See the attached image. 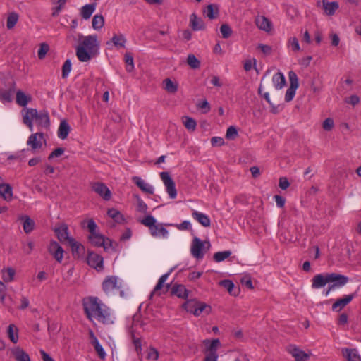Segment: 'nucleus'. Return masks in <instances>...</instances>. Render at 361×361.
Masks as SVG:
<instances>
[{
  "label": "nucleus",
  "mask_w": 361,
  "mask_h": 361,
  "mask_svg": "<svg viewBox=\"0 0 361 361\" xmlns=\"http://www.w3.org/2000/svg\"><path fill=\"white\" fill-rule=\"evenodd\" d=\"M83 307L89 320L93 322L95 319L105 325L114 323L110 309L102 303L97 297H90L84 300Z\"/></svg>",
  "instance_id": "obj_1"
},
{
  "label": "nucleus",
  "mask_w": 361,
  "mask_h": 361,
  "mask_svg": "<svg viewBox=\"0 0 361 361\" xmlns=\"http://www.w3.org/2000/svg\"><path fill=\"white\" fill-rule=\"evenodd\" d=\"M99 44L96 35H79V45L76 47V56L81 62H87L94 57Z\"/></svg>",
  "instance_id": "obj_2"
},
{
  "label": "nucleus",
  "mask_w": 361,
  "mask_h": 361,
  "mask_svg": "<svg viewBox=\"0 0 361 361\" xmlns=\"http://www.w3.org/2000/svg\"><path fill=\"white\" fill-rule=\"evenodd\" d=\"M183 307L188 312L192 313L195 316H199L203 311L206 310L209 314L210 312V306L204 302H199L196 300H188L183 305Z\"/></svg>",
  "instance_id": "obj_3"
},
{
  "label": "nucleus",
  "mask_w": 361,
  "mask_h": 361,
  "mask_svg": "<svg viewBox=\"0 0 361 361\" xmlns=\"http://www.w3.org/2000/svg\"><path fill=\"white\" fill-rule=\"evenodd\" d=\"M288 77L290 81V86L286 90L285 94V101L286 102H289L293 100L295 94L296 90L299 85L298 75L294 71H290L288 73Z\"/></svg>",
  "instance_id": "obj_4"
},
{
  "label": "nucleus",
  "mask_w": 361,
  "mask_h": 361,
  "mask_svg": "<svg viewBox=\"0 0 361 361\" xmlns=\"http://www.w3.org/2000/svg\"><path fill=\"white\" fill-rule=\"evenodd\" d=\"M160 178L166 187V192L170 198L175 199L177 196V190L175 182L170 176L169 173L166 171L160 173Z\"/></svg>",
  "instance_id": "obj_5"
},
{
  "label": "nucleus",
  "mask_w": 361,
  "mask_h": 361,
  "mask_svg": "<svg viewBox=\"0 0 361 361\" xmlns=\"http://www.w3.org/2000/svg\"><path fill=\"white\" fill-rule=\"evenodd\" d=\"M329 283H334V284L329 286L328 290L326 293V295H328L329 293L335 286H344L348 281V278L347 276L341 275V274H338L336 273H331V274H329Z\"/></svg>",
  "instance_id": "obj_6"
},
{
  "label": "nucleus",
  "mask_w": 361,
  "mask_h": 361,
  "mask_svg": "<svg viewBox=\"0 0 361 361\" xmlns=\"http://www.w3.org/2000/svg\"><path fill=\"white\" fill-rule=\"evenodd\" d=\"M92 189L104 200H109L111 199V192L104 183L101 182L94 183L92 185Z\"/></svg>",
  "instance_id": "obj_7"
},
{
  "label": "nucleus",
  "mask_w": 361,
  "mask_h": 361,
  "mask_svg": "<svg viewBox=\"0 0 361 361\" xmlns=\"http://www.w3.org/2000/svg\"><path fill=\"white\" fill-rule=\"evenodd\" d=\"M204 243L197 237L192 240L190 252L192 255L197 259H202L204 257Z\"/></svg>",
  "instance_id": "obj_8"
},
{
  "label": "nucleus",
  "mask_w": 361,
  "mask_h": 361,
  "mask_svg": "<svg viewBox=\"0 0 361 361\" xmlns=\"http://www.w3.org/2000/svg\"><path fill=\"white\" fill-rule=\"evenodd\" d=\"M118 288V278L115 276H107L102 283V289L106 294Z\"/></svg>",
  "instance_id": "obj_9"
},
{
  "label": "nucleus",
  "mask_w": 361,
  "mask_h": 361,
  "mask_svg": "<svg viewBox=\"0 0 361 361\" xmlns=\"http://www.w3.org/2000/svg\"><path fill=\"white\" fill-rule=\"evenodd\" d=\"M87 264L94 269L103 268V258L98 254L89 252L87 257Z\"/></svg>",
  "instance_id": "obj_10"
},
{
  "label": "nucleus",
  "mask_w": 361,
  "mask_h": 361,
  "mask_svg": "<svg viewBox=\"0 0 361 361\" xmlns=\"http://www.w3.org/2000/svg\"><path fill=\"white\" fill-rule=\"evenodd\" d=\"M89 240L92 245L96 247H103L104 250H107L106 242H109L110 244L112 243L110 239H105L103 235L97 233L90 234L89 235Z\"/></svg>",
  "instance_id": "obj_11"
},
{
  "label": "nucleus",
  "mask_w": 361,
  "mask_h": 361,
  "mask_svg": "<svg viewBox=\"0 0 361 361\" xmlns=\"http://www.w3.org/2000/svg\"><path fill=\"white\" fill-rule=\"evenodd\" d=\"M48 250L57 262H61L63 257V250L57 242L51 241Z\"/></svg>",
  "instance_id": "obj_12"
},
{
  "label": "nucleus",
  "mask_w": 361,
  "mask_h": 361,
  "mask_svg": "<svg viewBox=\"0 0 361 361\" xmlns=\"http://www.w3.org/2000/svg\"><path fill=\"white\" fill-rule=\"evenodd\" d=\"M44 137L42 133H37L32 134L27 142V145H30L33 151L42 147V140Z\"/></svg>",
  "instance_id": "obj_13"
},
{
  "label": "nucleus",
  "mask_w": 361,
  "mask_h": 361,
  "mask_svg": "<svg viewBox=\"0 0 361 361\" xmlns=\"http://www.w3.org/2000/svg\"><path fill=\"white\" fill-rule=\"evenodd\" d=\"M255 22L257 27L264 32H269L272 28L271 22L264 16H257Z\"/></svg>",
  "instance_id": "obj_14"
},
{
  "label": "nucleus",
  "mask_w": 361,
  "mask_h": 361,
  "mask_svg": "<svg viewBox=\"0 0 361 361\" xmlns=\"http://www.w3.org/2000/svg\"><path fill=\"white\" fill-rule=\"evenodd\" d=\"M203 343L207 345V344L209 343V345L207 347V355L210 356H218L217 354V349L220 347L221 343L219 338L213 339L212 341H210L208 339H206L203 341Z\"/></svg>",
  "instance_id": "obj_15"
},
{
  "label": "nucleus",
  "mask_w": 361,
  "mask_h": 361,
  "mask_svg": "<svg viewBox=\"0 0 361 361\" xmlns=\"http://www.w3.org/2000/svg\"><path fill=\"white\" fill-rule=\"evenodd\" d=\"M355 294L346 295L342 298L338 299L332 305V310L340 311L348 303H350L355 297Z\"/></svg>",
  "instance_id": "obj_16"
},
{
  "label": "nucleus",
  "mask_w": 361,
  "mask_h": 361,
  "mask_svg": "<svg viewBox=\"0 0 361 361\" xmlns=\"http://www.w3.org/2000/svg\"><path fill=\"white\" fill-rule=\"evenodd\" d=\"M18 219L23 222V231L25 233H30L35 227V221L27 215H20Z\"/></svg>",
  "instance_id": "obj_17"
},
{
  "label": "nucleus",
  "mask_w": 361,
  "mask_h": 361,
  "mask_svg": "<svg viewBox=\"0 0 361 361\" xmlns=\"http://www.w3.org/2000/svg\"><path fill=\"white\" fill-rule=\"evenodd\" d=\"M343 356L348 361H361V357L355 348H342Z\"/></svg>",
  "instance_id": "obj_18"
},
{
  "label": "nucleus",
  "mask_w": 361,
  "mask_h": 361,
  "mask_svg": "<svg viewBox=\"0 0 361 361\" xmlns=\"http://www.w3.org/2000/svg\"><path fill=\"white\" fill-rule=\"evenodd\" d=\"M55 233H56L58 239L61 243H68L70 240L73 239L68 235V228L66 224H63L61 226L55 228Z\"/></svg>",
  "instance_id": "obj_19"
},
{
  "label": "nucleus",
  "mask_w": 361,
  "mask_h": 361,
  "mask_svg": "<svg viewBox=\"0 0 361 361\" xmlns=\"http://www.w3.org/2000/svg\"><path fill=\"white\" fill-rule=\"evenodd\" d=\"M150 234L153 237L159 238H166L168 236L169 232L164 227L163 224L161 223L155 224L154 226L149 230Z\"/></svg>",
  "instance_id": "obj_20"
},
{
  "label": "nucleus",
  "mask_w": 361,
  "mask_h": 361,
  "mask_svg": "<svg viewBox=\"0 0 361 361\" xmlns=\"http://www.w3.org/2000/svg\"><path fill=\"white\" fill-rule=\"evenodd\" d=\"M11 353L16 361H31L29 355L20 347L13 348Z\"/></svg>",
  "instance_id": "obj_21"
},
{
  "label": "nucleus",
  "mask_w": 361,
  "mask_h": 361,
  "mask_svg": "<svg viewBox=\"0 0 361 361\" xmlns=\"http://www.w3.org/2000/svg\"><path fill=\"white\" fill-rule=\"evenodd\" d=\"M329 274L326 275L317 274L312 279V288H319L329 283Z\"/></svg>",
  "instance_id": "obj_22"
},
{
  "label": "nucleus",
  "mask_w": 361,
  "mask_h": 361,
  "mask_svg": "<svg viewBox=\"0 0 361 361\" xmlns=\"http://www.w3.org/2000/svg\"><path fill=\"white\" fill-rule=\"evenodd\" d=\"M68 245L71 247L72 254L74 257H79L85 251V247L80 243L71 239L68 243Z\"/></svg>",
  "instance_id": "obj_23"
},
{
  "label": "nucleus",
  "mask_w": 361,
  "mask_h": 361,
  "mask_svg": "<svg viewBox=\"0 0 361 361\" xmlns=\"http://www.w3.org/2000/svg\"><path fill=\"white\" fill-rule=\"evenodd\" d=\"M192 216L204 227H209L211 225L209 217L202 212L194 211L192 213Z\"/></svg>",
  "instance_id": "obj_24"
},
{
  "label": "nucleus",
  "mask_w": 361,
  "mask_h": 361,
  "mask_svg": "<svg viewBox=\"0 0 361 361\" xmlns=\"http://www.w3.org/2000/svg\"><path fill=\"white\" fill-rule=\"evenodd\" d=\"M133 182L137 185V186L139 187L140 190H142L143 192H147L149 194H153V187L149 184L145 183L140 177L135 176L133 178Z\"/></svg>",
  "instance_id": "obj_25"
},
{
  "label": "nucleus",
  "mask_w": 361,
  "mask_h": 361,
  "mask_svg": "<svg viewBox=\"0 0 361 361\" xmlns=\"http://www.w3.org/2000/svg\"><path fill=\"white\" fill-rule=\"evenodd\" d=\"M190 26L195 31L202 30L205 28L204 21L201 18H198L195 13L190 16Z\"/></svg>",
  "instance_id": "obj_26"
},
{
  "label": "nucleus",
  "mask_w": 361,
  "mask_h": 361,
  "mask_svg": "<svg viewBox=\"0 0 361 361\" xmlns=\"http://www.w3.org/2000/svg\"><path fill=\"white\" fill-rule=\"evenodd\" d=\"M323 9L327 16H333L339 6L336 1L328 2L326 0L322 1Z\"/></svg>",
  "instance_id": "obj_27"
},
{
  "label": "nucleus",
  "mask_w": 361,
  "mask_h": 361,
  "mask_svg": "<svg viewBox=\"0 0 361 361\" xmlns=\"http://www.w3.org/2000/svg\"><path fill=\"white\" fill-rule=\"evenodd\" d=\"M90 337L92 339V344L94 345L96 352L97 353L99 357L102 360H104L106 357V353L104 352L102 346L99 344L98 339L94 335L92 331H90Z\"/></svg>",
  "instance_id": "obj_28"
},
{
  "label": "nucleus",
  "mask_w": 361,
  "mask_h": 361,
  "mask_svg": "<svg viewBox=\"0 0 361 361\" xmlns=\"http://www.w3.org/2000/svg\"><path fill=\"white\" fill-rule=\"evenodd\" d=\"M70 130L71 128L68 122L66 120L61 121L58 130V137L62 140L66 139L68 135Z\"/></svg>",
  "instance_id": "obj_29"
},
{
  "label": "nucleus",
  "mask_w": 361,
  "mask_h": 361,
  "mask_svg": "<svg viewBox=\"0 0 361 361\" xmlns=\"http://www.w3.org/2000/svg\"><path fill=\"white\" fill-rule=\"evenodd\" d=\"M13 196L12 187L7 183H1L0 186V197L5 200H11Z\"/></svg>",
  "instance_id": "obj_30"
},
{
  "label": "nucleus",
  "mask_w": 361,
  "mask_h": 361,
  "mask_svg": "<svg viewBox=\"0 0 361 361\" xmlns=\"http://www.w3.org/2000/svg\"><path fill=\"white\" fill-rule=\"evenodd\" d=\"M171 294L176 295L180 298H185L188 297V292L185 286L178 284L174 285L171 288Z\"/></svg>",
  "instance_id": "obj_31"
},
{
  "label": "nucleus",
  "mask_w": 361,
  "mask_h": 361,
  "mask_svg": "<svg viewBox=\"0 0 361 361\" xmlns=\"http://www.w3.org/2000/svg\"><path fill=\"white\" fill-rule=\"evenodd\" d=\"M31 97L25 94L23 91L18 90L16 92V103L23 107L27 106V104L31 101Z\"/></svg>",
  "instance_id": "obj_32"
},
{
  "label": "nucleus",
  "mask_w": 361,
  "mask_h": 361,
  "mask_svg": "<svg viewBox=\"0 0 361 361\" xmlns=\"http://www.w3.org/2000/svg\"><path fill=\"white\" fill-rule=\"evenodd\" d=\"M204 13L209 19H215L219 15L218 6L215 4H209L206 7Z\"/></svg>",
  "instance_id": "obj_33"
},
{
  "label": "nucleus",
  "mask_w": 361,
  "mask_h": 361,
  "mask_svg": "<svg viewBox=\"0 0 361 361\" xmlns=\"http://www.w3.org/2000/svg\"><path fill=\"white\" fill-rule=\"evenodd\" d=\"M95 7V4H86L83 6L81 8V16L85 20L89 19L94 11Z\"/></svg>",
  "instance_id": "obj_34"
},
{
  "label": "nucleus",
  "mask_w": 361,
  "mask_h": 361,
  "mask_svg": "<svg viewBox=\"0 0 361 361\" xmlns=\"http://www.w3.org/2000/svg\"><path fill=\"white\" fill-rule=\"evenodd\" d=\"M272 81L276 89H281L286 85V79L283 74L281 72L276 73L274 75Z\"/></svg>",
  "instance_id": "obj_35"
},
{
  "label": "nucleus",
  "mask_w": 361,
  "mask_h": 361,
  "mask_svg": "<svg viewBox=\"0 0 361 361\" xmlns=\"http://www.w3.org/2000/svg\"><path fill=\"white\" fill-rule=\"evenodd\" d=\"M220 285L225 288L228 292L232 295H237L239 293V289L235 290V286L234 283L228 279L223 280L220 281Z\"/></svg>",
  "instance_id": "obj_36"
},
{
  "label": "nucleus",
  "mask_w": 361,
  "mask_h": 361,
  "mask_svg": "<svg viewBox=\"0 0 361 361\" xmlns=\"http://www.w3.org/2000/svg\"><path fill=\"white\" fill-rule=\"evenodd\" d=\"M107 214L116 223L121 224L124 221V217L123 214L116 209H109L107 211Z\"/></svg>",
  "instance_id": "obj_37"
},
{
  "label": "nucleus",
  "mask_w": 361,
  "mask_h": 361,
  "mask_svg": "<svg viewBox=\"0 0 361 361\" xmlns=\"http://www.w3.org/2000/svg\"><path fill=\"white\" fill-rule=\"evenodd\" d=\"M165 90L170 94H175L178 90V84L173 82L170 78L164 80Z\"/></svg>",
  "instance_id": "obj_38"
},
{
  "label": "nucleus",
  "mask_w": 361,
  "mask_h": 361,
  "mask_svg": "<svg viewBox=\"0 0 361 361\" xmlns=\"http://www.w3.org/2000/svg\"><path fill=\"white\" fill-rule=\"evenodd\" d=\"M8 336L13 343H16L18 341V329L13 324L8 327Z\"/></svg>",
  "instance_id": "obj_39"
},
{
  "label": "nucleus",
  "mask_w": 361,
  "mask_h": 361,
  "mask_svg": "<svg viewBox=\"0 0 361 361\" xmlns=\"http://www.w3.org/2000/svg\"><path fill=\"white\" fill-rule=\"evenodd\" d=\"M37 121L42 126L48 127L49 126V117L47 111H41L39 113Z\"/></svg>",
  "instance_id": "obj_40"
},
{
  "label": "nucleus",
  "mask_w": 361,
  "mask_h": 361,
  "mask_svg": "<svg viewBox=\"0 0 361 361\" xmlns=\"http://www.w3.org/2000/svg\"><path fill=\"white\" fill-rule=\"evenodd\" d=\"M15 273V270L11 267L2 270V279L6 283L12 281L13 280Z\"/></svg>",
  "instance_id": "obj_41"
},
{
  "label": "nucleus",
  "mask_w": 361,
  "mask_h": 361,
  "mask_svg": "<svg viewBox=\"0 0 361 361\" xmlns=\"http://www.w3.org/2000/svg\"><path fill=\"white\" fill-rule=\"evenodd\" d=\"M173 269H171L170 271L168 273L162 275L159 278V279L158 281V283L155 286V287H154L152 294H154V293L158 292L159 290H160L163 288L164 282L166 281L167 278L171 274V273L173 271Z\"/></svg>",
  "instance_id": "obj_42"
},
{
  "label": "nucleus",
  "mask_w": 361,
  "mask_h": 361,
  "mask_svg": "<svg viewBox=\"0 0 361 361\" xmlns=\"http://www.w3.org/2000/svg\"><path fill=\"white\" fill-rule=\"evenodd\" d=\"M111 42L117 48L124 47L126 39L123 35H114L111 38Z\"/></svg>",
  "instance_id": "obj_43"
},
{
  "label": "nucleus",
  "mask_w": 361,
  "mask_h": 361,
  "mask_svg": "<svg viewBox=\"0 0 361 361\" xmlns=\"http://www.w3.org/2000/svg\"><path fill=\"white\" fill-rule=\"evenodd\" d=\"M92 27L94 30L101 29L104 25V18L102 15H95L92 19Z\"/></svg>",
  "instance_id": "obj_44"
},
{
  "label": "nucleus",
  "mask_w": 361,
  "mask_h": 361,
  "mask_svg": "<svg viewBox=\"0 0 361 361\" xmlns=\"http://www.w3.org/2000/svg\"><path fill=\"white\" fill-rule=\"evenodd\" d=\"M18 20V15L16 13H11L7 18L6 27L8 30L14 27Z\"/></svg>",
  "instance_id": "obj_45"
},
{
  "label": "nucleus",
  "mask_w": 361,
  "mask_h": 361,
  "mask_svg": "<svg viewBox=\"0 0 361 361\" xmlns=\"http://www.w3.org/2000/svg\"><path fill=\"white\" fill-rule=\"evenodd\" d=\"M231 255V252L230 250L217 252L214 255L213 259L215 262H220L229 257Z\"/></svg>",
  "instance_id": "obj_46"
},
{
  "label": "nucleus",
  "mask_w": 361,
  "mask_h": 361,
  "mask_svg": "<svg viewBox=\"0 0 361 361\" xmlns=\"http://www.w3.org/2000/svg\"><path fill=\"white\" fill-rule=\"evenodd\" d=\"M124 60L126 63V71L132 72L134 70L133 56L131 53L126 52L124 56Z\"/></svg>",
  "instance_id": "obj_47"
},
{
  "label": "nucleus",
  "mask_w": 361,
  "mask_h": 361,
  "mask_svg": "<svg viewBox=\"0 0 361 361\" xmlns=\"http://www.w3.org/2000/svg\"><path fill=\"white\" fill-rule=\"evenodd\" d=\"M187 63L192 69L198 68L200 66V61L192 54L188 56Z\"/></svg>",
  "instance_id": "obj_48"
},
{
  "label": "nucleus",
  "mask_w": 361,
  "mask_h": 361,
  "mask_svg": "<svg viewBox=\"0 0 361 361\" xmlns=\"http://www.w3.org/2000/svg\"><path fill=\"white\" fill-rule=\"evenodd\" d=\"M140 223L144 226L148 227L149 229L150 230L157 223V221L153 216L147 215L142 220H140Z\"/></svg>",
  "instance_id": "obj_49"
},
{
  "label": "nucleus",
  "mask_w": 361,
  "mask_h": 361,
  "mask_svg": "<svg viewBox=\"0 0 361 361\" xmlns=\"http://www.w3.org/2000/svg\"><path fill=\"white\" fill-rule=\"evenodd\" d=\"M134 197L137 200V210L141 213H146L148 208L146 203L137 195H134Z\"/></svg>",
  "instance_id": "obj_50"
},
{
  "label": "nucleus",
  "mask_w": 361,
  "mask_h": 361,
  "mask_svg": "<svg viewBox=\"0 0 361 361\" xmlns=\"http://www.w3.org/2000/svg\"><path fill=\"white\" fill-rule=\"evenodd\" d=\"M220 32L221 33L222 37L224 39H228L232 35V29L228 24H223L220 27Z\"/></svg>",
  "instance_id": "obj_51"
},
{
  "label": "nucleus",
  "mask_w": 361,
  "mask_h": 361,
  "mask_svg": "<svg viewBox=\"0 0 361 361\" xmlns=\"http://www.w3.org/2000/svg\"><path fill=\"white\" fill-rule=\"evenodd\" d=\"M183 123H184L185 127L188 130H192V131L195 130L197 123L193 118H192L190 117L185 116V121H183Z\"/></svg>",
  "instance_id": "obj_52"
},
{
  "label": "nucleus",
  "mask_w": 361,
  "mask_h": 361,
  "mask_svg": "<svg viewBox=\"0 0 361 361\" xmlns=\"http://www.w3.org/2000/svg\"><path fill=\"white\" fill-rule=\"evenodd\" d=\"M238 136V130L235 126H231L228 128L226 133V137L228 140H234Z\"/></svg>",
  "instance_id": "obj_53"
},
{
  "label": "nucleus",
  "mask_w": 361,
  "mask_h": 361,
  "mask_svg": "<svg viewBox=\"0 0 361 361\" xmlns=\"http://www.w3.org/2000/svg\"><path fill=\"white\" fill-rule=\"evenodd\" d=\"M49 50V46L47 43H42L38 50L37 55L39 59H43Z\"/></svg>",
  "instance_id": "obj_54"
},
{
  "label": "nucleus",
  "mask_w": 361,
  "mask_h": 361,
  "mask_svg": "<svg viewBox=\"0 0 361 361\" xmlns=\"http://www.w3.org/2000/svg\"><path fill=\"white\" fill-rule=\"evenodd\" d=\"M288 44L289 47H291L293 51H298L300 50L299 41L298 38L295 37H290L288 41Z\"/></svg>",
  "instance_id": "obj_55"
},
{
  "label": "nucleus",
  "mask_w": 361,
  "mask_h": 361,
  "mask_svg": "<svg viewBox=\"0 0 361 361\" xmlns=\"http://www.w3.org/2000/svg\"><path fill=\"white\" fill-rule=\"evenodd\" d=\"M71 71V62L67 59L62 66V78H66Z\"/></svg>",
  "instance_id": "obj_56"
},
{
  "label": "nucleus",
  "mask_w": 361,
  "mask_h": 361,
  "mask_svg": "<svg viewBox=\"0 0 361 361\" xmlns=\"http://www.w3.org/2000/svg\"><path fill=\"white\" fill-rule=\"evenodd\" d=\"M65 152L64 148L63 147H58L55 149L48 157L49 160H51L54 157H59L61 156Z\"/></svg>",
  "instance_id": "obj_57"
},
{
  "label": "nucleus",
  "mask_w": 361,
  "mask_h": 361,
  "mask_svg": "<svg viewBox=\"0 0 361 361\" xmlns=\"http://www.w3.org/2000/svg\"><path fill=\"white\" fill-rule=\"evenodd\" d=\"M34 247H35V243L32 241H29V242H27V244L23 243V250L24 253H25L26 255H30L32 252V251L33 250Z\"/></svg>",
  "instance_id": "obj_58"
},
{
  "label": "nucleus",
  "mask_w": 361,
  "mask_h": 361,
  "mask_svg": "<svg viewBox=\"0 0 361 361\" xmlns=\"http://www.w3.org/2000/svg\"><path fill=\"white\" fill-rule=\"evenodd\" d=\"M97 227V226L92 219H90L87 221V228L90 234H94L96 233Z\"/></svg>",
  "instance_id": "obj_59"
},
{
  "label": "nucleus",
  "mask_w": 361,
  "mask_h": 361,
  "mask_svg": "<svg viewBox=\"0 0 361 361\" xmlns=\"http://www.w3.org/2000/svg\"><path fill=\"white\" fill-rule=\"evenodd\" d=\"M211 144L213 147H220L224 145V140L221 137H213L211 139Z\"/></svg>",
  "instance_id": "obj_60"
},
{
  "label": "nucleus",
  "mask_w": 361,
  "mask_h": 361,
  "mask_svg": "<svg viewBox=\"0 0 361 361\" xmlns=\"http://www.w3.org/2000/svg\"><path fill=\"white\" fill-rule=\"evenodd\" d=\"M0 99L5 102H11V94L9 91L4 90L0 92Z\"/></svg>",
  "instance_id": "obj_61"
},
{
  "label": "nucleus",
  "mask_w": 361,
  "mask_h": 361,
  "mask_svg": "<svg viewBox=\"0 0 361 361\" xmlns=\"http://www.w3.org/2000/svg\"><path fill=\"white\" fill-rule=\"evenodd\" d=\"M322 127L325 130H331L334 127V121L332 118H326L322 124Z\"/></svg>",
  "instance_id": "obj_62"
},
{
  "label": "nucleus",
  "mask_w": 361,
  "mask_h": 361,
  "mask_svg": "<svg viewBox=\"0 0 361 361\" xmlns=\"http://www.w3.org/2000/svg\"><path fill=\"white\" fill-rule=\"evenodd\" d=\"M279 186L282 190H286L290 186V183L287 178L281 177L279 181Z\"/></svg>",
  "instance_id": "obj_63"
},
{
  "label": "nucleus",
  "mask_w": 361,
  "mask_h": 361,
  "mask_svg": "<svg viewBox=\"0 0 361 361\" xmlns=\"http://www.w3.org/2000/svg\"><path fill=\"white\" fill-rule=\"evenodd\" d=\"M309 357L310 355L302 350H301V353L295 354L294 357L295 361H305L309 359Z\"/></svg>",
  "instance_id": "obj_64"
}]
</instances>
